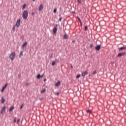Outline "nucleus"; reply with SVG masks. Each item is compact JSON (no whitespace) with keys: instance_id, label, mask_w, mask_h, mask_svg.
<instances>
[{"instance_id":"1","label":"nucleus","mask_w":126,"mask_h":126,"mask_svg":"<svg viewBox=\"0 0 126 126\" xmlns=\"http://www.w3.org/2000/svg\"><path fill=\"white\" fill-rule=\"evenodd\" d=\"M23 19L25 20L27 19V18L28 17V11L27 10H25L24 11L23 14Z\"/></svg>"},{"instance_id":"2","label":"nucleus","mask_w":126,"mask_h":126,"mask_svg":"<svg viewBox=\"0 0 126 126\" xmlns=\"http://www.w3.org/2000/svg\"><path fill=\"white\" fill-rule=\"evenodd\" d=\"M15 52H12L9 56V58L11 61H13V60H14V58H15Z\"/></svg>"},{"instance_id":"3","label":"nucleus","mask_w":126,"mask_h":126,"mask_svg":"<svg viewBox=\"0 0 126 126\" xmlns=\"http://www.w3.org/2000/svg\"><path fill=\"white\" fill-rule=\"evenodd\" d=\"M126 52L118 53V54L117 55V58H121V57H123V56H125V55H126Z\"/></svg>"},{"instance_id":"4","label":"nucleus","mask_w":126,"mask_h":126,"mask_svg":"<svg viewBox=\"0 0 126 126\" xmlns=\"http://www.w3.org/2000/svg\"><path fill=\"white\" fill-rule=\"evenodd\" d=\"M95 49L96 51H100L101 49V45H98L95 47Z\"/></svg>"},{"instance_id":"5","label":"nucleus","mask_w":126,"mask_h":126,"mask_svg":"<svg viewBox=\"0 0 126 126\" xmlns=\"http://www.w3.org/2000/svg\"><path fill=\"white\" fill-rule=\"evenodd\" d=\"M6 108V107H5V106H4L3 107V108L1 109V111H0V114L1 115H2V114H3V112H5Z\"/></svg>"},{"instance_id":"6","label":"nucleus","mask_w":126,"mask_h":126,"mask_svg":"<svg viewBox=\"0 0 126 126\" xmlns=\"http://www.w3.org/2000/svg\"><path fill=\"white\" fill-rule=\"evenodd\" d=\"M16 26L17 27H19V26H20V19L17 21Z\"/></svg>"},{"instance_id":"7","label":"nucleus","mask_w":126,"mask_h":126,"mask_svg":"<svg viewBox=\"0 0 126 126\" xmlns=\"http://www.w3.org/2000/svg\"><path fill=\"white\" fill-rule=\"evenodd\" d=\"M54 34H56L57 33V31H58V28L57 27H55L53 30Z\"/></svg>"},{"instance_id":"8","label":"nucleus","mask_w":126,"mask_h":126,"mask_svg":"<svg viewBox=\"0 0 126 126\" xmlns=\"http://www.w3.org/2000/svg\"><path fill=\"white\" fill-rule=\"evenodd\" d=\"M88 74V71H84L83 73H82V76H85V75Z\"/></svg>"},{"instance_id":"9","label":"nucleus","mask_w":126,"mask_h":126,"mask_svg":"<svg viewBox=\"0 0 126 126\" xmlns=\"http://www.w3.org/2000/svg\"><path fill=\"white\" fill-rule=\"evenodd\" d=\"M7 86V84H5V86L1 89V92H3L4 91V89L6 88Z\"/></svg>"},{"instance_id":"10","label":"nucleus","mask_w":126,"mask_h":126,"mask_svg":"<svg viewBox=\"0 0 126 126\" xmlns=\"http://www.w3.org/2000/svg\"><path fill=\"white\" fill-rule=\"evenodd\" d=\"M126 47H121L119 49V51H124V50H126Z\"/></svg>"},{"instance_id":"11","label":"nucleus","mask_w":126,"mask_h":126,"mask_svg":"<svg viewBox=\"0 0 126 126\" xmlns=\"http://www.w3.org/2000/svg\"><path fill=\"white\" fill-rule=\"evenodd\" d=\"M43 4H40L39 7V11H41V10H43Z\"/></svg>"},{"instance_id":"12","label":"nucleus","mask_w":126,"mask_h":126,"mask_svg":"<svg viewBox=\"0 0 126 126\" xmlns=\"http://www.w3.org/2000/svg\"><path fill=\"white\" fill-rule=\"evenodd\" d=\"M14 109V106H12L11 107H10L9 111V112H12V111H13Z\"/></svg>"},{"instance_id":"13","label":"nucleus","mask_w":126,"mask_h":126,"mask_svg":"<svg viewBox=\"0 0 126 126\" xmlns=\"http://www.w3.org/2000/svg\"><path fill=\"white\" fill-rule=\"evenodd\" d=\"M61 85V81H59L55 84V86H60Z\"/></svg>"},{"instance_id":"14","label":"nucleus","mask_w":126,"mask_h":126,"mask_svg":"<svg viewBox=\"0 0 126 126\" xmlns=\"http://www.w3.org/2000/svg\"><path fill=\"white\" fill-rule=\"evenodd\" d=\"M5 102V99H4V97L3 96L1 97V103L3 104Z\"/></svg>"},{"instance_id":"15","label":"nucleus","mask_w":126,"mask_h":126,"mask_svg":"<svg viewBox=\"0 0 126 126\" xmlns=\"http://www.w3.org/2000/svg\"><path fill=\"white\" fill-rule=\"evenodd\" d=\"M77 19L79 20L80 23V25L81 26H82V22H81V20H80V18L79 17H77Z\"/></svg>"},{"instance_id":"16","label":"nucleus","mask_w":126,"mask_h":126,"mask_svg":"<svg viewBox=\"0 0 126 126\" xmlns=\"http://www.w3.org/2000/svg\"><path fill=\"white\" fill-rule=\"evenodd\" d=\"M16 25H15L13 27V28H12V31L13 32H14V31H15V27H16Z\"/></svg>"},{"instance_id":"17","label":"nucleus","mask_w":126,"mask_h":126,"mask_svg":"<svg viewBox=\"0 0 126 126\" xmlns=\"http://www.w3.org/2000/svg\"><path fill=\"white\" fill-rule=\"evenodd\" d=\"M64 39H68V37L67 36L66 33H65V34H64Z\"/></svg>"},{"instance_id":"18","label":"nucleus","mask_w":126,"mask_h":126,"mask_svg":"<svg viewBox=\"0 0 126 126\" xmlns=\"http://www.w3.org/2000/svg\"><path fill=\"white\" fill-rule=\"evenodd\" d=\"M23 56V51H21L20 53L19 58H21Z\"/></svg>"},{"instance_id":"19","label":"nucleus","mask_w":126,"mask_h":126,"mask_svg":"<svg viewBox=\"0 0 126 126\" xmlns=\"http://www.w3.org/2000/svg\"><path fill=\"white\" fill-rule=\"evenodd\" d=\"M27 46V42H25L23 44L22 47H26Z\"/></svg>"},{"instance_id":"20","label":"nucleus","mask_w":126,"mask_h":126,"mask_svg":"<svg viewBox=\"0 0 126 126\" xmlns=\"http://www.w3.org/2000/svg\"><path fill=\"white\" fill-rule=\"evenodd\" d=\"M36 78H37V79H40V78H41V75L40 74H38L37 75Z\"/></svg>"},{"instance_id":"21","label":"nucleus","mask_w":126,"mask_h":126,"mask_svg":"<svg viewBox=\"0 0 126 126\" xmlns=\"http://www.w3.org/2000/svg\"><path fill=\"white\" fill-rule=\"evenodd\" d=\"M51 64H52V66H54V65H56V62L53 61Z\"/></svg>"},{"instance_id":"22","label":"nucleus","mask_w":126,"mask_h":126,"mask_svg":"<svg viewBox=\"0 0 126 126\" xmlns=\"http://www.w3.org/2000/svg\"><path fill=\"white\" fill-rule=\"evenodd\" d=\"M27 5L26 4H24V5H23V7H22V9H25V7H26Z\"/></svg>"},{"instance_id":"23","label":"nucleus","mask_w":126,"mask_h":126,"mask_svg":"<svg viewBox=\"0 0 126 126\" xmlns=\"http://www.w3.org/2000/svg\"><path fill=\"white\" fill-rule=\"evenodd\" d=\"M87 113H89L90 114H92V111L91 110L89 109V110H87Z\"/></svg>"},{"instance_id":"24","label":"nucleus","mask_w":126,"mask_h":126,"mask_svg":"<svg viewBox=\"0 0 126 126\" xmlns=\"http://www.w3.org/2000/svg\"><path fill=\"white\" fill-rule=\"evenodd\" d=\"M45 92H46L45 89H44L41 91V93H45Z\"/></svg>"},{"instance_id":"25","label":"nucleus","mask_w":126,"mask_h":126,"mask_svg":"<svg viewBox=\"0 0 126 126\" xmlns=\"http://www.w3.org/2000/svg\"><path fill=\"white\" fill-rule=\"evenodd\" d=\"M92 48H93V44H91L90 45V49H92Z\"/></svg>"},{"instance_id":"26","label":"nucleus","mask_w":126,"mask_h":126,"mask_svg":"<svg viewBox=\"0 0 126 126\" xmlns=\"http://www.w3.org/2000/svg\"><path fill=\"white\" fill-rule=\"evenodd\" d=\"M53 54L52 53L51 55L50 56H49V58H50V60L52 59V58H53Z\"/></svg>"},{"instance_id":"27","label":"nucleus","mask_w":126,"mask_h":126,"mask_svg":"<svg viewBox=\"0 0 126 126\" xmlns=\"http://www.w3.org/2000/svg\"><path fill=\"white\" fill-rule=\"evenodd\" d=\"M24 106V104H23L21 105V107H20V109H22L23 108V107Z\"/></svg>"},{"instance_id":"28","label":"nucleus","mask_w":126,"mask_h":126,"mask_svg":"<svg viewBox=\"0 0 126 126\" xmlns=\"http://www.w3.org/2000/svg\"><path fill=\"white\" fill-rule=\"evenodd\" d=\"M19 122H20V119H18L17 122V125H18V124H19Z\"/></svg>"},{"instance_id":"29","label":"nucleus","mask_w":126,"mask_h":126,"mask_svg":"<svg viewBox=\"0 0 126 126\" xmlns=\"http://www.w3.org/2000/svg\"><path fill=\"white\" fill-rule=\"evenodd\" d=\"M80 77V74H78L76 76V78H79Z\"/></svg>"},{"instance_id":"30","label":"nucleus","mask_w":126,"mask_h":126,"mask_svg":"<svg viewBox=\"0 0 126 126\" xmlns=\"http://www.w3.org/2000/svg\"><path fill=\"white\" fill-rule=\"evenodd\" d=\"M14 124H15V123H16V117H15L14 119Z\"/></svg>"},{"instance_id":"31","label":"nucleus","mask_w":126,"mask_h":126,"mask_svg":"<svg viewBox=\"0 0 126 126\" xmlns=\"http://www.w3.org/2000/svg\"><path fill=\"white\" fill-rule=\"evenodd\" d=\"M87 26H86L85 27V31H87Z\"/></svg>"},{"instance_id":"32","label":"nucleus","mask_w":126,"mask_h":126,"mask_svg":"<svg viewBox=\"0 0 126 126\" xmlns=\"http://www.w3.org/2000/svg\"><path fill=\"white\" fill-rule=\"evenodd\" d=\"M53 12H54V13H56L57 12V9H55L53 11Z\"/></svg>"},{"instance_id":"33","label":"nucleus","mask_w":126,"mask_h":126,"mask_svg":"<svg viewBox=\"0 0 126 126\" xmlns=\"http://www.w3.org/2000/svg\"><path fill=\"white\" fill-rule=\"evenodd\" d=\"M21 76V74H18V78H20Z\"/></svg>"},{"instance_id":"34","label":"nucleus","mask_w":126,"mask_h":126,"mask_svg":"<svg viewBox=\"0 0 126 126\" xmlns=\"http://www.w3.org/2000/svg\"><path fill=\"white\" fill-rule=\"evenodd\" d=\"M56 95L57 96H59L60 95V92H58L57 94H56Z\"/></svg>"},{"instance_id":"35","label":"nucleus","mask_w":126,"mask_h":126,"mask_svg":"<svg viewBox=\"0 0 126 126\" xmlns=\"http://www.w3.org/2000/svg\"><path fill=\"white\" fill-rule=\"evenodd\" d=\"M79 3H81V0H78Z\"/></svg>"},{"instance_id":"36","label":"nucleus","mask_w":126,"mask_h":126,"mask_svg":"<svg viewBox=\"0 0 126 126\" xmlns=\"http://www.w3.org/2000/svg\"><path fill=\"white\" fill-rule=\"evenodd\" d=\"M63 19V17H61L60 19H59V21H62V20Z\"/></svg>"},{"instance_id":"37","label":"nucleus","mask_w":126,"mask_h":126,"mask_svg":"<svg viewBox=\"0 0 126 126\" xmlns=\"http://www.w3.org/2000/svg\"><path fill=\"white\" fill-rule=\"evenodd\" d=\"M42 77H44V74H42V75H40V78H42Z\"/></svg>"},{"instance_id":"38","label":"nucleus","mask_w":126,"mask_h":126,"mask_svg":"<svg viewBox=\"0 0 126 126\" xmlns=\"http://www.w3.org/2000/svg\"><path fill=\"white\" fill-rule=\"evenodd\" d=\"M111 64L112 65H113V64H115V62L111 63Z\"/></svg>"},{"instance_id":"39","label":"nucleus","mask_w":126,"mask_h":126,"mask_svg":"<svg viewBox=\"0 0 126 126\" xmlns=\"http://www.w3.org/2000/svg\"><path fill=\"white\" fill-rule=\"evenodd\" d=\"M34 14H35V13L34 12L32 13V15H34Z\"/></svg>"},{"instance_id":"40","label":"nucleus","mask_w":126,"mask_h":126,"mask_svg":"<svg viewBox=\"0 0 126 126\" xmlns=\"http://www.w3.org/2000/svg\"><path fill=\"white\" fill-rule=\"evenodd\" d=\"M71 68H73V66H72V64H71Z\"/></svg>"},{"instance_id":"41","label":"nucleus","mask_w":126,"mask_h":126,"mask_svg":"<svg viewBox=\"0 0 126 126\" xmlns=\"http://www.w3.org/2000/svg\"><path fill=\"white\" fill-rule=\"evenodd\" d=\"M96 73V71H94L93 74H95Z\"/></svg>"},{"instance_id":"42","label":"nucleus","mask_w":126,"mask_h":126,"mask_svg":"<svg viewBox=\"0 0 126 126\" xmlns=\"http://www.w3.org/2000/svg\"><path fill=\"white\" fill-rule=\"evenodd\" d=\"M28 85H29V83H27L26 84V86H28Z\"/></svg>"},{"instance_id":"43","label":"nucleus","mask_w":126,"mask_h":126,"mask_svg":"<svg viewBox=\"0 0 126 126\" xmlns=\"http://www.w3.org/2000/svg\"><path fill=\"white\" fill-rule=\"evenodd\" d=\"M40 101H42V100H43V97H41L40 99Z\"/></svg>"},{"instance_id":"44","label":"nucleus","mask_w":126,"mask_h":126,"mask_svg":"<svg viewBox=\"0 0 126 126\" xmlns=\"http://www.w3.org/2000/svg\"><path fill=\"white\" fill-rule=\"evenodd\" d=\"M74 42H75V40H73V41H72V42H73V43H74Z\"/></svg>"},{"instance_id":"45","label":"nucleus","mask_w":126,"mask_h":126,"mask_svg":"<svg viewBox=\"0 0 126 126\" xmlns=\"http://www.w3.org/2000/svg\"><path fill=\"white\" fill-rule=\"evenodd\" d=\"M46 80H47L46 79H44V81H46Z\"/></svg>"},{"instance_id":"46","label":"nucleus","mask_w":126,"mask_h":126,"mask_svg":"<svg viewBox=\"0 0 126 126\" xmlns=\"http://www.w3.org/2000/svg\"><path fill=\"white\" fill-rule=\"evenodd\" d=\"M55 26H56V27H58V24H56V25H55Z\"/></svg>"},{"instance_id":"47","label":"nucleus","mask_w":126,"mask_h":126,"mask_svg":"<svg viewBox=\"0 0 126 126\" xmlns=\"http://www.w3.org/2000/svg\"><path fill=\"white\" fill-rule=\"evenodd\" d=\"M35 0H32V1H35Z\"/></svg>"}]
</instances>
